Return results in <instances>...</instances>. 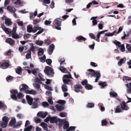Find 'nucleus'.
I'll return each instance as SVG.
<instances>
[{
	"mask_svg": "<svg viewBox=\"0 0 131 131\" xmlns=\"http://www.w3.org/2000/svg\"><path fill=\"white\" fill-rule=\"evenodd\" d=\"M7 123L5 122H2L1 124V126L2 128H5L6 127Z\"/></svg>",
	"mask_w": 131,
	"mask_h": 131,
	"instance_id": "nucleus-55",
	"label": "nucleus"
},
{
	"mask_svg": "<svg viewBox=\"0 0 131 131\" xmlns=\"http://www.w3.org/2000/svg\"><path fill=\"white\" fill-rule=\"evenodd\" d=\"M94 104L93 103H88L87 105V107L88 108H92L94 106Z\"/></svg>",
	"mask_w": 131,
	"mask_h": 131,
	"instance_id": "nucleus-44",
	"label": "nucleus"
},
{
	"mask_svg": "<svg viewBox=\"0 0 131 131\" xmlns=\"http://www.w3.org/2000/svg\"><path fill=\"white\" fill-rule=\"evenodd\" d=\"M67 85L65 84H64L62 86V90L64 92H66L67 91Z\"/></svg>",
	"mask_w": 131,
	"mask_h": 131,
	"instance_id": "nucleus-38",
	"label": "nucleus"
},
{
	"mask_svg": "<svg viewBox=\"0 0 131 131\" xmlns=\"http://www.w3.org/2000/svg\"><path fill=\"white\" fill-rule=\"evenodd\" d=\"M125 59L121 58L118 63V65L119 66H121L122 64L125 63Z\"/></svg>",
	"mask_w": 131,
	"mask_h": 131,
	"instance_id": "nucleus-24",
	"label": "nucleus"
},
{
	"mask_svg": "<svg viewBox=\"0 0 131 131\" xmlns=\"http://www.w3.org/2000/svg\"><path fill=\"white\" fill-rule=\"evenodd\" d=\"M102 126H106L107 124L106 119H104L102 121Z\"/></svg>",
	"mask_w": 131,
	"mask_h": 131,
	"instance_id": "nucleus-41",
	"label": "nucleus"
},
{
	"mask_svg": "<svg viewBox=\"0 0 131 131\" xmlns=\"http://www.w3.org/2000/svg\"><path fill=\"white\" fill-rule=\"evenodd\" d=\"M6 9L11 13H14L16 11L15 8L10 5L8 6L7 7Z\"/></svg>",
	"mask_w": 131,
	"mask_h": 131,
	"instance_id": "nucleus-9",
	"label": "nucleus"
},
{
	"mask_svg": "<svg viewBox=\"0 0 131 131\" xmlns=\"http://www.w3.org/2000/svg\"><path fill=\"white\" fill-rule=\"evenodd\" d=\"M2 120L4 122L8 123V117L6 116H4L2 118Z\"/></svg>",
	"mask_w": 131,
	"mask_h": 131,
	"instance_id": "nucleus-39",
	"label": "nucleus"
},
{
	"mask_svg": "<svg viewBox=\"0 0 131 131\" xmlns=\"http://www.w3.org/2000/svg\"><path fill=\"white\" fill-rule=\"evenodd\" d=\"M110 94L111 96H112L113 97H116L117 96V93L115 92H110Z\"/></svg>",
	"mask_w": 131,
	"mask_h": 131,
	"instance_id": "nucleus-46",
	"label": "nucleus"
},
{
	"mask_svg": "<svg viewBox=\"0 0 131 131\" xmlns=\"http://www.w3.org/2000/svg\"><path fill=\"white\" fill-rule=\"evenodd\" d=\"M33 30L32 27L29 26L28 25L27 26V31L29 32H32Z\"/></svg>",
	"mask_w": 131,
	"mask_h": 131,
	"instance_id": "nucleus-40",
	"label": "nucleus"
},
{
	"mask_svg": "<svg viewBox=\"0 0 131 131\" xmlns=\"http://www.w3.org/2000/svg\"><path fill=\"white\" fill-rule=\"evenodd\" d=\"M46 63L49 65H51V64L52 62V61L50 59H47L46 60Z\"/></svg>",
	"mask_w": 131,
	"mask_h": 131,
	"instance_id": "nucleus-54",
	"label": "nucleus"
},
{
	"mask_svg": "<svg viewBox=\"0 0 131 131\" xmlns=\"http://www.w3.org/2000/svg\"><path fill=\"white\" fill-rule=\"evenodd\" d=\"M63 80L64 83L66 84H68L69 82L71 81V80L69 79L63 78Z\"/></svg>",
	"mask_w": 131,
	"mask_h": 131,
	"instance_id": "nucleus-34",
	"label": "nucleus"
},
{
	"mask_svg": "<svg viewBox=\"0 0 131 131\" xmlns=\"http://www.w3.org/2000/svg\"><path fill=\"white\" fill-rule=\"evenodd\" d=\"M22 88L20 89V91L22 92L23 91H26L27 90V89H28V86L25 84H23L22 85Z\"/></svg>",
	"mask_w": 131,
	"mask_h": 131,
	"instance_id": "nucleus-19",
	"label": "nucleus"
},
{
	"mask_svg": "<svg viewBox=\"0 0 131 131\" xmlns=\"http://www.w3.org/2000/svg\"><path fill=\"white\" fill-rule=\"evenodd\" d=\"M10 66V64L8 62L4 63L1 64L0 67L1 68L5 69Z\"/></svg>",
	"mask_w": 131,
	"mask_h": 131,
	"instance_id": "nucleus-11",
	"label": "nucleus"
},
{
	"mask_svg": "<svg viewBox=\"0 0 131 131\" xmlns=\"http://www.w3.org/2000/svg\"><path fill=\"white\" fill-rule=\"evenodd\" d=\"M26 98L28 103L30 105H31L33 101V99L29 95H27L26 96Z\"/></svg>",
	"mask_w": 131,
	"mask_h": 131,
	"instance_id": "nucleus-7",
	"label": "nucleus"
},
{
	"mask_svg": "<svg viewBox=\"0 0 131 131\" xmlns=\"http://www.w3.org/2000/svg\"><path fill=\"white\" fill-rule=\"evenodd\" d=\"M44 71L46 74L50 76H52L54 74L53 69L49 66L46 67Z\"/></svg>",
	"mask_w": 131,
	"mask_h": 131,
	"instance_id": "nucleus-3",
	"label": "nucleus"
},
{
	"mask_svg": "<svg viewBox=\"0 0 131 131\" xmlns=\"http://www.w3.org/2000/svg\"><path fill=\"white\" fill-rule=\"evenodd\" d=\"M61 19L60 18H57L56 19L53 23V27L57 30H61V28L60 26L61 25Z\"/></svg>",
	"mask_w": 131,
	"mask_h": 131,
	"instance_id": "nucleus-1",
	"label": "nucleus"
},
{
	"mask_svg": "<svg viewBox=\"0 0 131 131\" xmlns=\"http://www.w3.org/2000/svg\"><path fill=\"white\" fill-rule=\"evenodd\" d=\"M46 59V57L45 55L41 58L40 61L42 62H44Z\"/></svg>",
	"mask_w": 131,
	"mask_h": 131,
	"instance_id": "nucleus-60",
	"label": "nucleus"
},
{
	"mask_svg": "<svg viewBox=\"0 0 131 131\" xmlns=\"http://www.w3.org/2000/svg\"><path fill=\"white\" fill-rule=\"evenodd\" d=\"M16 122L15 119H12L9 123V125L10 126H13L14 125Z\"/></svg>",
	"mask_w": 131,
	"mask_h": 131,
	"instance_id": "nucleus-28",
	"label": "nucleus"
},
{
	"mask_svg": "<svg viewBox=\"0 0 131 131\" xmlns=\"http://www.w3.org/2000/svg\"><path fill=\"white\" fill-rule=\"evenodd\" d=\"M122 106V108L123 110H127L129 109V107L126 105V104L124 101L123 102L121 103Z\"/></svg>",
	"mask_w": 131,
	"mask_h": 131,
	"instance_id": "nucleus-17",
	"label": "nucleus"
},
{
	"mask_svg": "<svg viewBox=\"0 0 131 131\" xmlns=\"http://www.w3.org/2000/svg\"><path fill=\"white\" fill-rule=\"evenodd\" d=\"M43 42V41H40L39 40H37L35 42V43L36 45L40 46H41L42 45Z\"/></svg>",
	"mask_w": 131,
	"mask_h": 131,
	"instance_id": "nucleus-33",
	"label": "nucleus"
},
{
	"mask_svg": "<svg viewBox=\"0 0 131 131\" xmlns=\"http://www.w3.org/2000/svg\"><path fill=\"white\" fill-rule=\"evenodd\" d=\"M123 80L129 81L131 80V78L127 76H124L123 78Z\"/></svg>",
	"mask_w": 131,
	"mask_h": 131,
	"instance_id": "nucleus-53",
	"label": "nucleus"
},
{
	"mask_svg": "<svg viewBox=\"0 0 131 131\" xmlns=\"http://www.w3.org/2000/svg\"><path fill=\"white\" fill-rule=\"evenodd\" d=\"M13 78L14 77L10 75H9L6 77V80L7 82H8L9 81L12 80Z\"/></svg>",
	"mask_w": 131,
	"mask_h": 131,
	"instance_id": "nucleus-37",
	"label": "nucleus"
},
{
	"mask_svg": "<svg viewBox=\"0 0 131 131\" xmlns=\"http://www.w3.org/2000/svg\"><path fill=\"white\" fill-rule=\"evenodd\" d=\"M94 77L96 78L95 80V82H96L99 80L101 77V74L97 71H95L94 73Z\"/></svg>",
	"mask_w": 131,
	"mask_h": 131,
	"instance_id": "nucleus-8",
	"label": "nucleus"
},
{
	"mask_svg": "<svg viewBox=\"0 0 131 131\" xmlns=\"http://www.w3.org/2000/svg\"><path fill=\"white\" fill-rule=\"evenodd\" d=\"M99 84L101 86L102 88H103L107 85V84L105 82H103L101 83H99Z\"/></svg>",
	"mask_w": 131,
	"mask_h": 131,
	"instance_id": "nucleus-32",
	"label": "nucleus"
},
{
	"mask_svg": "<svg viewBox=\"0 0 131 131\" xmlns=\"http://www.w3.org/2000/svg\"><path fill=\"white\" fill-rule=\"evenodd\" d=\"M64 121V119H60L59 118L58 119V122H59L58 126L59 128H60L63 124Z\"/></svg>",
	"mask_w": 131,
	"mask_h": 131,
	"instance_id": "nucleus-20",
	"label": "nucleus"
},
{
	"mask_svg": "<svg viewBox=\"0 0 131 131\" xmlns=\"http://www.w3.org/2000/svg\"><path fill=\"white\" fill-rule=\"evenodd\" d=\"M34 120L36 123H40L41 122V119L37 117H35Z\"/></svg>",
	"mask_w": 131,
	"mask_h": 131,
	"instance_id": "nucleus-48",
	"label": "nucleus"
},
{
	"mask_svg": "<svg viewBox=\"0 0 131 131\" xmlns=\"http://www.w3.org/2000/svg\"><path fill=\"white\" fill-rule=\"evenodd\" d=\"M128 20L127 22V24L128 25H129L131 24V16H129L128 18Z\"/></svg>",
	"mask_w": 131,
	"mask_h": 131,
	"instance_id": "nucleus-63",
	"label": "nucleus"
},
{
	"mask_svg": "<svg viewBox=\"0 0 131 131\" xmlns=\"http://www.w3.org/2000/svg\"><path fill=\"white\" fill-rule=\"evenodd\" d=\"M35 82L37 83H41L42 82L38 78H37L35 79Z\"/></svg>",
	"mask_w": 131,
	"mask_h": 131,
	"instance_id": "nucleus-62",
	"label": "nucleus"
},
{
	"mask_svg": "<svg viewBox=\"0 0 131 131\" xmlns=\"http://www.w3.org/2000/svg\"><path fill=\"white\" fill-rule=\"evenodd\" d=\"M88 72L86 73V75L87 76H89L91 77H94V70L92 69H90L88 70Z\"/></svg>",
	"mask_w": 131,
	"mask_h": 131,
	"instance_id": "nucleus-6",
	"label": "nucleus"
},
{
	"mask_svg": "<svg viewBox=\"0 0 131 131\" xmlns=\"http://www.w3.org/2000/svg\"><path fill=\"white\" fill-rule=\"evenodd\" d=\"M75 127V126H70L69 128L65 131H74Z\"/></svg>",
	"mask_w": 131,
	"mask_h": 131,
	"instance_id": "nucleus-36",
	"label": "nucleus"
},
{
	"mask_svg": "<svg viewBox=\"0 0 131 131\" xmlns=\"http://www.w3.org/2000/svg\"><path fill=\"white\" fill-rule=\"evenodd\" d=\"M59 69L63 73H64L67 70L66 68L63 67L61 66L60 67Z\"/></svg>",
	"mask_w": 131,
	"mask_h": 131,
	"instance_id": "nucleus-35",
	"label": "nucleus"
},
{
	"mask_svg": "<svg viewBox=\"0 0 131 131\" xmlns=\"http://www.w3.org/2000/svg\"><path fill=\"white\" fill-rule=\"evenodd\" d=\"M44 42L47 45H48L51 43V41L50 39H48L45 40Z\"/></svg>",
	"mask_w": 131,
	"mask_h": 131,
	"instance_id": "nucleus-43",
	"label": "nucleus"
},
{
	"mask_svg": "<svg viewBox=\"0 0 131 131\" xmlns=\"http://www.w3.org/2000/svg\"><path fill=\"white\" fill-rule=\"evenodd\" d=\"M28 50L29 52H31V51L33 53H34L35 52V48L34 46L32 45Z\"/></svg>",
	"mask_w": 131,
	"mask_h": 131,
	"instance_id": "nucleus-45",
	"label": "nucleus"
},
{
	"mask_svg": "<svg viewBox=\"0 0 131 131\" xmlns=\"http://www.w3.org/2000/svg\"><path fill=\"white\" fill-rule=\"evenodd\" d=\"M48 102L51 105H52L53 104V102L52 97H48Z\"/></svg>",
	"mask_w": 131,
	"mask_h": 131,
	"instance_id": "nucleus-49",
	"label": "nucleus"
},
{
	"mask_svg": "<svg viewBox=\"0 0 131 131\" xmlns=\"http://www.w3.org/2000/svg\"><path fill=\"white\" fill-rule=\"evenodd\" d=\"M31 52L30 51L29 52V53L27 54L26 56V58L27 59L30 58L31 57Z\"/></svg>",
	"mask_w": 131,
	"mask_h": 131,
	"instance_id": "nucleus-56",
	"label": "nucleus"
},
{
	"mask_svg": "<svg viewBox=\"0 0 131 131\" xmlns=\"http://www.w3.org/2000/svg\"><path fill=\"white\" fill-rule=\"evenodd\" d=\"M116 32V31H114V32H112V33H111L110 32H108L106 33L105 34V36H112L114 35V34Z\"/></svg>",
	"mask_w": 131,
	"mask_h": 131,
	"instance_id": "nucleus-31",
	"label": "nucleus"
},
{
	"mask_svg": "<svg viewBox=\"0 0 131 131\" xmlns=\"http://www.w3.org/2000/svg\"><path fill=\"white\" fill-rule=\"evenodd\" d=\"M45 87L46 89L49 90L50 91H52L53 90L48 85H45Z\"/></svg>",
	"mask_w": 131,
	"mask_h": 131,
	"instance_id": "nucleus-58",
	"label": "nucleus"
},
{
	"mask_svg": "<svg viewBox=\"0 0 131 131\" xmlns=\"http://www.w3.org/2000/svg\"><path fill=\"white\" fill-rule=\"evenodd\" d=\"M17 98H18V99H20L23 97V95L22 93H19L17 96Z\"/></svg>",
	"mask_w": 131,
	"mask_h": 131,
	"instance_id": "nucleus-59",
	"label": "nucleus"
},
{
	"mask_svg": "<svg viewBox=\"0 0 131 131\" xmlns=\"http://www.w3.org/2000/svg\"><path fill=\"white\" fill-rule=\"evenodd\" d=\"M6 42L9 44L10 45H13L14 44L15 41L14 40L10 38H8L6 40Z\"/></svg>",
	"mask_w": 131,
	"mask_h": 131,
	"instance_id": "nucleus-14",
	"label": "nucleus"
},
{
	"mask_svg": "<svg viewBox=\"0 0 131 131\" xmlns=\"http://www.w3.org/2000/svg\"><path fill=\"white\" fill-rule=\"evenodd\" d=\"M76 39L80 42L85 41L86 40L85 38L81 36H79L76 37Z\"/></svg>",
	"mask_w": 131,
	"mask_h": 131,
	"instance_id": "nucleus-18",
	"label": "nucleus"
},
{
	"mask_svg": "<svg viewBox=\"0 0 131 131\" xmlns=\"http://www.w3.org/2000/svg\"><path fill=\"white\" fill-rule=\"evenodd\" d=\"M5 24L7 26H10L11 25L12 23L10 19L5 18Z\"/></svg>",
	"mask_w": 131,
	"mask_h": 131,
	"instance_id": "nucleus-15",
	"label": "nucleus"
},
{
	"mask_svg": "<svg viewBox=\"0 0 131 131\" xmlns=\"http://www.w3.org/2000/svg\"><path fill=\"white\" fill-rule=\"evenodd\" d=\"M7 108L6 105H4L0 101V109L2 108L3 110L6 109Z\"/></svg>",
	"mask_w": 131,
	"mask_h": 131,
	"instance_id": "nucleus-27",
	"label": "nucleus"
},
{
	"mask_svg": "<svg viewBox=\"0 0 131 131\" xmlns=\"http://www.w3.org/2000/svg\"><path fill=\"white\" fill-rule=\"evenodd\" d=\"M87 83V80L86 79H85L81 82V84L83 85H85L86 84H88Z\"/></svg>",
	"mask_w": 131,
	"mask_h": 131,
	"instance_id": "nucleus-64",
	"label": "nucleus"
},
{
	"mask_svg": "<svg viewBox=\"0 0 131 131\" xmlns=\"http://www.w3.org/2000/svg\"><path fill=\"white\" fill-rule=\"evenodd\" d=\"M13 34L12 35V37L15 39H17L20 37L19 36L16 34Z\"/></svg>",
	"mask_w": 131,
	"mask_h": 131,
	"instance_id": "nucleus-47",
	"label": "nucleus"
},
{
	"mask_svg": "<svg viewBox=\"0 0 131 131\" xmlns=\"http://www.w3.org/2000/svg\"><path fill=\"white\" fill-rule=\"evenodd\" d=\"M16 69V73L18 74H21V72L22 70V69L21 68L20 66H18L17 67V68Z\"/></svg>",
	"mask_w": 131,
	"mask_h": 131,
	"instance_id": "nucleus-26",
	"label": "nucleus"
},
{
	"mask_svg": "<svg viewBox=\"0 0 131 131\" xmlns=\"http://www.w3.org/2000/svg\"><path fill=\"white\" fill-rule=\"evenodd\" d=\"M54 46L53 44H51L49 47V55H51L53 52L54 49Z\"/></svg>",
	"mask_w": 131,
	"mask_h": 131,
	"instance_id": "nucleus-13",
	"label": "nucleus"
},
{
	"mask_svg": "<svg viewBox=\"0 0 131 131\" xmlns=\"http://www.w3.org/2000/svg\"><path fill=\"white\" fill-rule=\"evenodd\" d=\"M38 56H41L43 54L44 51L42 48H40L38 49Z\"/></svg>",
	"mask_w": 131,
	"mask_h": 131,
	"instance_id": "nucleus-22",
	"label": "nucleus"
},
{
	"mask_svg": "<svg viewBox=\"0 0 131 131\" xmlns=\"http://www.w3.org/2000/svg\"><path fill=\"white\" fill-rule=\"evenodd\" d=\"M33 85L35 87L37 88L38 89H39L40 86V85L39 84L36 83L34 84Z\"/></svg>",
	"mask_w": 131,
	"mask_h": 131,
	"instance_id": "nucleus-57",
	"label": "nucleus"
},
{
	"mask_svg": "<svg viewBox=\"0 0 131 131\" xmlns=\"http://www.w3.org/2000/svg\"><path fill=\"white\" fill-rule=\"evenodd\" d=\"M85 88L87 90H91L93 88V86L89 84H87L85 86Z\"/></svg>",
	"mask_w": 131,
	"mask_h": 131,
	"instance_id": "nucleus-30",
	"label": "nucleus"
},
{
	"mask_svg": "<svg viewBox=\"0 0 131 131\" xmlns=\"http://www.w3.org/2000/svg\"><path fill=\"white\" fill-rule=\"evenodd\" d=\"M1 27L3 29L5 32L6 33L9 34L11 33L10 29L7 28L4 25H2Z\"/></svg>",
	"mask_w": 131,
	"mask_h": 131,
	"instance_id": "nucleus-10",
	"label": "nucleus"
},
{
	"mask_svg": "<svg viewBox=\"0 0 131 131\" xmlns=\"http://www.w3.org/2000/svg\"><path fill=\"white\" fill-rule=\"evenodd\" d=\"M113 43L116 46L120 47V46L121 45V43L118 41H117L116 40H115V41H113Z\"/></svg>",
	"mask_w": 131,
	"mask_h": 131,
	"instance_id": "nucleus-29",
	"label": "nucleus"
},
{
	"mask_svg": "<svg viewBox=\"0 0 131 131\" xmlns=\"http://www.w3.org/2000/svg\"><path fill=\"white\" fill-rule=\"evenodd\" d=\"M63 78L66 79H72L71 74L65 75L63 76Z\"/></svg>",
	"mask_w": 131,
	"mask_h": 131,
	"instance_id": "nucleus-42",
	"label": "nucleus"
},
{
	"mask_svg": "<svg viewBox=\"0 0 131 131\" xmlns=\"http://www.w3.org/2000/svg\"><path fill=\"white\" fill-rule=\"evenodd\" d=\"M26 93L28 94L35 95L36 94V92L35 91L33 90H27L26 91Z\"/></svg>",
	"mask_w": 131,
	"mask_h": 131,
	"instance_id": "nucleus-21",
	"label": "nucleus"
},
{
	"mask_svg": "<svg viewBox=\"0 0 131 131\" xmlns=\"http://www.w3.org/2000/svg\"><path fill=\"white\" fill-rule=\"evenodd\" d=\"M58 119L57 117L56 116L51 117L50 115H49L45 119L44 122L46 123H48L49 121L50 123H52L57 124Z\"/></svg>",
	"mask_w": 131,
	"mask_h": 131,
	"instance_id": "nucleus-2",
	"label": "nucleus"
},
{
	"mask_svg": "<svg viewBox=\"0 0 131 131\" xmlns=\"http://www.w3.org/2000/svg\"><path fill=\"white\" fill-rule=\"evenodd\" d=\"M31 72L34 75L36 76L37 75V70L35 69H33L31 70Z\"/></svg>",
	"mask_w": 131,
	"mask_h": 131,
	"instance_id": "nucleus-50",
	"label": "nucleus"
},
{
	"mask_svg": "<svg viewBox=\"0 0 131 131\" xmlns=\"http://www.w3.org/2000/svg\"><path fill=\"white\" fill-rule=\"evenodd\" d=\"M42 105L44 107L48 106L49 105L48 103L47 102H42Z\"/></svg>",
	"mask_w": 131,
	"mask_h": 131,
	"instance_id": "nucleus-61",
	"label": "nucleus"
},
{
	"mask_svg": "<svg viewBox=\"0 0 131 131\" xmlns=\"http://www.w3.org/2000/svg\"><path fill=\"white\" fill-rule=\"evenodd\" d=\"M56 107L58 111H62L64 108V107L63 106L58 104L56 105Z\"/></svg>",
	"mask_w": 131,
	"mask_h": 131,
	"instance_id": "nucleus-23",
	"label": "nucleus"
},
{
	"mask_svg": "<svg viewBox=\"0 0 131 131\" xmlns=\"http://www.w3.org/2000/svg\"><path fill=\"white\" fill-rule=\"evenodd\" d=\"M123 110L122 108V106L121 104L118 105L117 106L115 110V112L116 113H120Z\"/></svg>",
	"mask_w": 131,
	"mask_h": 131,
	"instance_id": "nucleus-12",
	"label": "nucleus"
},
{
	"mask_svg": "<svg viewBox=\"0 0 131 131\" xmlns=\"http://www.w3.org/2000/svg\"><path fill=\"white\" fill-rule=\"evenodd\" d=\"M69 123L67 121H65L63 124V128L64 130L67 129L69 127Z\"/></svg>",
	"mask_w": 131,
	"mask_h": 131,
	"instance_id": "nucleus-16",
	"label": "nucleus"
},
{
	"mask_svg": "<svg viewBox=\"0 0 131 131\" xmlns=\"http://www.w3.org/2000/svg\"><path fill=\"white\" fill-rule=\"evenodd\" d=\"M12 94L11 95V98L13 100H16L17 97L16 95L18 93V91L17 90H14L11 92Z\"/></svg>",
	"mask_w": 131,
	"mask_h": 131,
	"instance_id": "nucleus-4",
	"label": "nucleus"
},
{
	"mask_svg": "<svg viewBox=\"0 0 131 131\" xmlns=\"http://www.w3.org/2000/svg\"><path fill=\"white\" fill-rule=\"evenodd\" d=\"M38 75L41 81H43L44 80V79L43 78V76L41 73H39Z\"/></svg>",
	"mask_w": 131,
	"mask_h": 131,
	"instance_id": "nucleus-51",
	"label": "nucleus"
},
{
	"mask_svg": "<svg viewBox=\"0 0 131 131\" xmlns=\"http://www.w3.org/2000/svg\"><path fill=\"white\" fill-rule=\"evenodd\" d=\"M74 91L77 93L80 92V89H82V86L80 84L74 85Z\"/></svg>",
	"mask_w": 131,
	"mask_h": 131,
	"instance_id": "nucleus-5",
	"label": "nucleus"
},
{
	"mask_svg": "<svg viewBox=\"0 0 131 131\" xmlns=\"http://www.w3.org/2000/svg\"><path fill=\"white\" fill-rule=\"evenodd\" d=\"M120 47V50L122 52L124 51L125 50V48L124 44L121 45Z\"/></svg>",
	"mask_w": 131,
	"mask_h": 131,
	"instance_id": "nucleus-52",
	"label": "nucleus"
},
{
	"mask_svg": "<svg viewBox=\"0 0 131 131\" xmlns=\"http://www.w3.org/2000/svg\"><path fill=\"white\" fill-rule=\"evenodd\" d=\"M32 107L33 108H36L38 106V101H34L32 102Z\"/></svg>",
	"mask_w": 131,
	"mask_h": 131,
	"instance_id": "nucleus-25",
	"label": "nucleus"
}]
</instances>
